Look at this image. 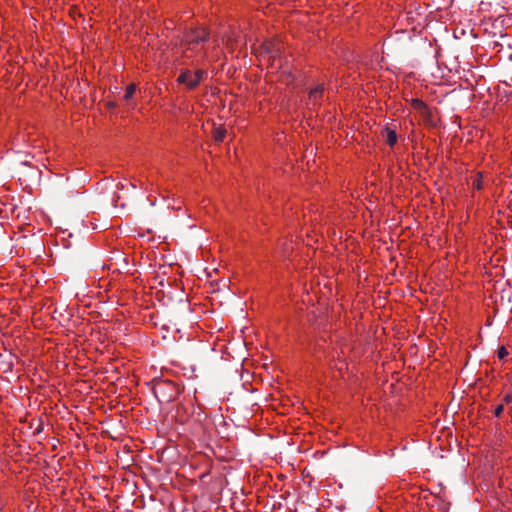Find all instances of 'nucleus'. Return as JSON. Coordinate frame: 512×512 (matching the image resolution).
<instances>
[{"mask_svg":"<svg viewBox=\"0 0 512 512\" xmlns=\"http://www.w3.org/2000/svg\"><path fill=\"white\" fill-rule=\"evenodd\" d=\"M207 37L208 34L204 28H196L187 33L182 50L183 57L194 58L201 55Z\"/></svg>","mask_w":512,"mask_h":512,"instance_id":"f257e3e1","label":"nucleus"},{"mask_svg":"<svg viewBox=\"0 0 512 512\" xmlns=\"http://www.w3.org/2000/svg\"><path fill=\"white\" fill-rule=\"evenodd\" d=\"M207 37L208 34L204 28H196L187 33L182 50L183 57L194 58L201 55Z\"/></svg>","mask_w":512,"mask_h":512,"instance_id":"f03ea898","label":"nucleus"},{"mask_svg":"<svg viewBox=\"0 0 512 512\" xmlns=\"http://www.w3.org/2000/svg\"><path fill=\"white\" fill-rule=\"evenodd\" d=\"M205 75L206 73L202 69H198L195 72L184 70L179 74L177 82L184 84L188 89L192 90L201 83Z\"/></svg>","mask_w":512,"mask_h":512,"instance_id":"7ed1b4c3","label":"nucleus"},{"mask_svg":"<svg viewBox=\"0 0 512 512\" xmlns=\"http://www.w3.org/2000/svg\"><path fill=\"white\" fill-rule=\"evenodd\" d=\"M411 107L417 111L423 118L428 119L431 116L430 109L428 106L420 99L415 98L411 100Z\"/></svg>","mask_w":512,"mask_h":512,"instance_id":"20e7f679","label":"nucleus"},{"mask_svg":"<svg viewBox=\"0 0 512 512\" xmlns=\"http://www.w3.org/2000/svg\"><path fill=\"white\" fill-rule=\"evenodd\" d=\"M273 43L272 42H266L263 44V49L265 51V53L267 54V60L270 61L272 60V63H271V66H276L278 63H280V60H277L276 57H275V52L273 49Z\"/></svg>","mask_w":512,"mask_h":512,"instance_id":"39448f33","label":"nucleus"},{"mask_svg":"<svg viewBox=\"0 0 512 512\" xmlns=\"http://www.w3.org/2000/svg\"><path fill=\"white\" fill-rule=\"evenodd\" d=\"M383 135L386 138V142L392 147L397 142V134L394 129H391L389 127H386L383 131Z\"/></svg>","mask_w":512,"mask_h":512,"instance_id":"423d86ee","label":"nucleus"},{"mask_svg":"<svg viewBox=\"0 0 512 512\" xmlns=\"http://www.w3.org/2000/svg\"><path fill=\"white\" fill-rule=\"evenodd\" d=\"M212 135H213V138L216 142H221L224 140L225 136H226V129L219 125V126H214L213 127V131H212Z\"/></svg>","mask_w":512,"mask_h":512,"instance_id":"0eeeda50","label":"nucleus"},{"mask_svg":"<svg viewBox=\"0 0 512 512\" xmlns=\"http://www.w3.org/2000/svg\"><path fill=\"white\" fill-rule=\"evenodd\" d=\"M323 91H324V88L322 85H318L316 86L315 88L311 89L310 92H309V98L313 101V102H317L319 100V98H321L322 94H323Z\"/></svg>","mask_w":512,"mask_h":512,"instance_id":"6e6552de","label":"nucleus"},{"mask_svg":"<svg viewBox=\"0 0 512 512\" xmlns=\"http://www.w3.org/2000/svg\"><path fill=\"white\" fill-rule=\"evenodd\" d=\"M471 186L473 189L480 190L482 189V175L478 173L475 177H473Z\"/></svg>","mask_w":512,"mask_h":512,"instance_id":"1a4fd4ad","label":"nucleus"},{"mask_svg":"<svg viewBox=\"0 0 512 512\" xmlns=\"http://www.w3.org/2000/svg\"><path fill=\"white\" fill-rule=\"evenodd\" d=\"M135 91H136V86L134 84H130L129 86H127L125 95H124V99L129 100L130 98H132V96L135 94Z\"/></svg>","mask_w":512,"mask_h":512,"instance_id":"9d476101","label":"nucleus"},{"mask_svg":"<svg viewBox=\"0 0 512 512\" xmlns=\"http://www.w3.org/2000/svg\"><path fill=\"white\" fill-rule=\"evenodd\" d=\"M509 355V352L504 346L499 347L497 351V356L500 360L505 359Z\"/></svg>","mask_w":512,"mask_h":512,"instance_id":"9b49d317","label":"nucleus"},{"mask_svg":"<svg viewBox=\"0 0 512 512\" xmlns=\"http://www.w3.org/2000/svg\"><path fill=\"white\" fill-rule=\"evenodd\" d=\"M503 409H504L503 404L498 405L494 411L495 416H497V417L500 416V414L503 412Z\"/></svg>","mask_w":512,"mask_h":512,"instance_id":"f8f14e48","label":"nucleus"},{"mask_svg":"<svg viewBox=\"0 0 512 512\" xmlns=\"http://www.w3.org/2000/svg\"><path fill=\"white\" fill-rule=\"evenodd\" d=\"M503 400L506 403H510L512 401V394H507Z\"/></svg>","mask_w":512,"mask_h":512,"instance_id":"ddd939ff","label":"nucleus"}]
</instances>
